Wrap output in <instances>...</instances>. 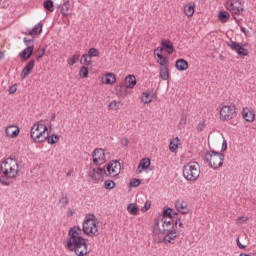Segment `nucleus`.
<instances>
[{
    "label": "nucleus",
    "instance_id": "8",
    "mask_svg": "<svg viewBox=\"0 0 256 256\" xmlns=\"http://www.w3.org/2000/svg\"><path fill=\"white\" fill-rule=\"evenodd\" d=\"M106 170L108 174H106L108 177H117L119 173H121V163L119 161H111L106 166Z\"/></svg>",
    "mask_w": 256,
    "mask_h": 256
},
{
    "label": "nucleus",
    "instance_id": "46",
    "mask_svg": "<svg viewBox=\"0 0 256 256\" xmlns=\"http://www.w3.org/2000/svg\"><path fill=\"white\" fill-rule=\"evenodd\" d=\"M149 209H151V202L150 201H146V203L144 204V207L141 209V211L143 213L149 211Z\"/></svg>",
    "mask_w": 256,
    "mask_h": 256
},
{
    "label": "nucleus",
    "instance_id": "51",
    "mask_svg": "<svg viewBox=\"0 0 256 256\" xmlns=\"http://www.w3.org/2000/svg\"><path fill=\"white\" fill-rule=\"evenodd\" d=\"M197 131L198 133H201V131H203V129H205V123L204 122H200L198 125H197Z\"/></svg>",
    "mask_w": 256,
    "mask_h": 256
},
{
    "label": "nucleus",
    "instance_id": "45",
    "mask_svg": "<svg viewBox=\"0 0 256 256\" xmlns=\"http://www.w3.org/2000/svg\"><path fill=\"white\" fill-rule=\"evenodd\" d=\"M179 146L175 143H173V141L170 142V145H169V149L171 151V153H177V148Z\"/></svg>",
    "mask_w": 256,
    "mask_h": 256
},
{
    "label": "nucleus",
    "instance_id": "35",
    "mask_svg": "<svg viewBox=\"0 0 256 256\" xmlns=\"http://www.w3.org/2000/svg\"><path fill=\"white\" fill-rule=\"evenodd\" d=\"M184 13L187 17H193V14L195 13V6L194 5L185 6Z\"/></svg>",
    "mask_w": 256,
    "mask_h": 256
},
{
    "label": "nucleus",
    "instance_id": "11",
    "mask_svg": "<svg viewBox=\"0 0 256 256\" xmlns=\"http://www.w3.org/2000/svg\"><path fill=\"white\" fill-rule=\"evenodd\" d=\"M163 229H159L160 233L165 235L167 231H172L175 228V220L173 218H161Z\"/></svg>",
    "mask_w": 256,
    "mask_h": 256
},
{
    "label": "nucleus",
    "instance_id": "49",
    "mask_svg": "<svg viewBox=\"0 0 256 256\" xmlns=\"http://www.w3.org/2000/svg\"><path fill=\"white\" fill-rule=\"evenodd\" d=\"M23 42L25 43V45H27V47L33 45V38L28 39L27 37L23 38Z\"/></svg>",
    "mask_w": 256,
    "mask_h": 256
},
{
    "label": "nucleus",
    "instance_id": "3",
    "mask_svg": "<svg viewBox=\"0 0 256 256\" xmlns=\"http://www.w3.org/2000/svg\"><path fill=\"white\" fill-rule=\"evenodd\" d=\"M205 163H208L211 169H219L223 167V161H225V154L221 152H216L212 150L211 152H207L204 156Z\"/></svg>",
    "mask_w": 256,
    "mask_h": 256
},
{
    "label": "nucleus",
    "instance_id": "43",
    "mask_svg": "<svg viewBox=\"0 0 256 256\" xmlns=\"http://www.w3.org/2000/svg\"><path fill=\"white\" fill-rule=\"evenodd\" d=\"M77 59H79V55H73L70 59H68V65L73 67L77 63Z\"/></svg>",
    "mask_w": 256,
    "mask_h": 256
},
{
    "label": "nucleus",
    "instance_id": "47",
    "mask_svg": "<svg viewBox=\"0 0 256 256\" xmlns=\"http://www.w3.org/2000/svg\"><path fill=\"white\" fill-rule=\"evenodd\" d=\"M45 55V48H41L38 50V53L36 54V59H42V57Z\"/></svg>",
    "mask_w": 256,
    "mask_h": 256
},
{
    "label": "nucleus",
    "instance_id": "22",
    "mask_svg": "<svg viewBox=\"0 0 256 256\" xmlns=\"http://www.w3.org/2000/svg\"><path fill=\"white\" fill-rule=\"evenodd\" d=\"M161 45L167 51L168 55H173V51H175V47H173V42L163 39L161 41Z\"/></svg>",
    "mask_w": 256,
    "mask_h": 256
},
{
    "label": "nucleus",
    "instance_id": "4",
    "mask_svg": "<svg viewBox=\"0 0 256 256\" xmlns=\"http://www.w3.org/2000/svg\"><path fill=\"white\" fill-rule=\"evenodd\" d=\"M201 175V166L197 162H189L183 166V177L186 181H197Z\"/></svg>",
    "mask_w": 256,
    "mask_h": 256
},
{
    "label": "nucleus",
    "instance_id": "50",
    "mask_svg": "<svg viewBox=\"0 0 256 256\" xmlns=\"http://www.w3.org/2000/svg\"><path fill=\"white\" fill-rule=\"evenodd\" d=\"M240 31H241L242 33H244V35H245L246 37H251V32H250L249 30H247V28H245V27H240Z\"/></svg>",
    "mask_w": 256,
    "mask_h": 256
},
{
    "label": "nucleus",
    "instance_id": "57",
    "mask_svg": "<svg viewBox=\"0 0 256 256\" xmlns=\"http://www.w3.org/2000/svg\"><path fill=\"white\" fill-rule=\"evenodd\" d=\"M221 151H227V140L223 141Z\"/></svg>",
    "mask_w": 256,
    "mask_h": 256
},
{
    "label": "nucleus",
    "instance_id": "37",
    "mask_svg": "<svg viewBox=\"0 0 256 256\" xmlns=\"http://www.w3.org/2000/svg\"><path fill=\"white\" fill-rule=\"evenodd\" d=\"M79 76L82 79H87V77H89V69L86 66H82L79 71Z\"/></svg>",
    "mask_w": 256,
    "mask_h": 256
},
{
    "label": "nucleus",
    "instance_id": "52",
    "mask_svg": "<svg viewBox=\"0 0 256 256\" xmlns=\"http://www.w3.org/2000/svg\"><path fill=\"white\" fill-rule=\"evenodd\" d=\"M163 53V48L158 47L154 50V55H156V57H159V55H161Z\"/></svg>",
    "mask_w": 256,
    "mask_h": 256
},
{
    "label": "nucleus",
    "instance_id": "48",
    "mask_svg": "<svg viewBox=\"0 0 256 256\" xmlns=\"http://www.w3.org/2000/svg\"><path fill=\"white\" fill-rule=\"evenodd\" d=\"M8 91L10 95H14V93H17V84H13L12 86H10Z\"/></svg>",
    "mask_w": 256,
    "mask_h": 256
},
{
    "label": "nucleus",
    "instance_id": "14",
    "mask_svg": "<svg viewBox=\"0 0 256 256\" xmlns=\"http://www.w3.org/2000/svg\"><path fill=\"white\" fill-rule=\"evenodd\" d=\"M35 67V60H30L26 66L23 68L22 72H21V79H26V77H29V75H31V71H33Z\"/></svg>",
    "mask_w": 256,
    "mask_h": 256
},
{
    "label": "nucleus",
    "instance_id": "39",
    "mask_svg": "<svg viewBox=\"0 0 256 256\" xmlns=\"http://www.w3.org/2000/svg\"><path fill=\"white\" fill-rule=\"evenodd\" d=\"M87 55L90 57V59H92V57H99V50L96 48H90Z\"/></svg>",
    "mask_w": 256,
    "mask_h": 256
},
{
    "label": "nucleus",
    "instance_id": "34",
    "mask_svg": "<svg viewBox=\"0 0 256 256\" xmlns=\"http://www.w3.org/2000/svg\"><path fill=\"white\" fill-rule=\"evenodd\" d=\"M162 219H173V209L169 207L164 208L162 213Z\"/></svg>",
    "mask_w": 256,
    "mask_h": 256
},
{
    "label": "nucleus",
    "instance_id": "32",
    "mask_svg": "<svg viewBox=\"0 0 256 256\" xmlns=\"http://www.w3.org/2000/svg\"><path fill=\"white\" fill-rule=\"evenodd\" d=\"M71 8V3L69 1H66L63 3L62 8H61V15L63 17H67V15H69V13H67V11H69V9Z\"/></svg>",
    "mask_w": 256,
    "mask_h": 256
},
{
    "label": "nucleus",
    "instance_id": "26",
    "mask_svg": "<svg viewBox=\"0 0 256 256\" xmlns=\"http://www.w3.org/2000/svg\"><path fill=\"white\" fill-rule=\"evenodd\" d=\"M148 167H151V159L143 158L138 165V169L141 168L143 171H145V169Z\"/></svg>",
    "mask_w": 256,
    "mask_h": 256
},
{
    "label": "nucleus",
    "instance_id": "18",
    "mask_svg": "<svg viewBox=\"0 0 256 256\" xmlns=\"http://www.w3.org/2000/svg\"><path fill=\"white\" fill-rule=\"evenodd\" d=\"M242 117L248 123H253L255 121V112H253V110H250L249 108H245L242 111Z\"/></svg>",
    "mask_w": 256,
    "mask_h": 256
},
{
    "label": "nucleus",
    "instance_id": "31",
    "mask_svg": "<svg viewBox=\"0 0 256 256\" xmlns=\"http://www.w3.org/2000/svg\"><path fill=\"white\" fill-rule=\"evenodd\" d=\"M160 77L163 81H167L169 79V67L164 66L160 68Z\"/></svg>",
    "mask_w": 256,
    "mask_h": 256
},
{
    "label": "nucleus",
    "instance_id": "44",
    "mask_svg": "<svg viewBox=\"0 0 256 256\" xmlns=\"http://www.w3.org/2000/svg\"><path fill=\"white\" fill-rule=\"evenodd\" d=\"M141 185V180L134 178L130 181V187H139Z\"/></svg>",
    "mask_w": 256,
    "mask_h": 256
},
{
    "label": "nucleus",
    "instance_id": "62",
    "mask_svg": "<svg viewBox=\"0 0 256 256\" xmlns=\"http://www.w3.org/2000/svg\"><path fill=\"white\" fill-rule=\"evenodd\" d=\"M2 59H5V52L0 51V61H2Z\"/></svg>",
    "mask_w": 256,
    "mask_h": 256
},
{
    "label": "nucleus",
    "instance_id": "13",
    "mask_svg": "<svg viewBox=\"0 0 256 256\" xmlns=\"http://www.w3.org/2000/svg\"><path fill=\"white\" fill-rule=\"evenodd\" d=\"M103 173L107 175L105 168L97 167L92 169V172L90 173V177L94 179V181H103Z\"/></svg>",
    "mask_w": 256,
    "mask_h": 256
},
{
    "label": "nucleus",
    "instance_id": "19",
    "mask_svg": "<svg viewBox=\"0 0 256 256\" xmlns=\"http://www.w3.org/2000/svg\"><path fill=\"white\" fill-rule=\"evenodd\" d=\"M176 237H177V230L166 231L165 237L163 238L162 243H164L165 245H168V243H171V241H173V239H176Z\"/></svg>",
    "mask_w": 256,
    "mask_h": 256
},
{
    "label": "nucleus",
    "instance_id": "16",
    "mask_svg": "<svg viewBox=\"0 0 256 256\" xmlns=\"http://www.w3.org/2000/svg\"><path fill=\"white\" fill-rule=\"evenodd\" d=\"M175 209L179 213H182V215H187V213H189V208H187V202L183 200H177L175 202Z\"/></svg>",
    "mask_w": 256,
    "mask_h": 256
},
{
    "label": "nucleus",
    "instance_id": "54",
    "mask_svg": "<svg viewBox=\"0 0 256 256\" xmlns=\"http://www.w3.org/2000/svg\"><path fill=\"white\" fill-rule=\"evenodd\" d=\"M174 225H175V227H177V225L179 227H183V223L181 222V219H179V218L174 220Z\"/></svg>",
    "mask_w": 256,
    "mask_h": 256
},
{
    "label": "nucleus",
    "instance_id": "21",
    "mask_svg": "<svg viewBox=\"0 0 256 256\" xmlns=\"http://www.w3.org/2000/svg\"><path fill=\"white\" fill-rule=\"evenodd\" d=\"M5 134L6 137H11L12 139H14V137H17V135H19V128L16 126H8L5 129Z\"/></svg>",
    "mask_w": 256,
    "mask_h": 256
},
{
    "label": "nucleus",
    "instance_id": "12",
    "mask_svg": "<svg viewBox=\"0 0 256 256\" xmlns=\"http://www.w3.org/2000/svg\"><path fill=\"white\" fill-rule=\"evenodd\" d=\"M228 9L233 15H241V11H244L239 0H231Z\"/></svg>",
    "mask_w": 256,
    "mask_h": 256
},
{
    "label": "nucleus",
    "instance_id": "30",
    "mask_svg": "<svg viewBox=\"0 0 256 256\" xmlns=\"http://www.w3.org/2000/svg\"><path fill=\"white\" fill-rule=\"evenodd\" d=\"M81 65H86V67H89L90 65H93V60H91V57H89L87 54H83L80 59Z\"/></svg>",
    "mask_w": 256,
    "mask_h": 256
},
{
    "label": "nucleus",
    "instance_id": "24",
    "mask_svg": "<svg viewBox=\"0 0 256 256\" xmlns=\"http://www.w3.org/2000/svg\"><path fill=\"white\" fill-rule=\"evenodd\" d=\"M42 32H43V23L40 22V23L36 24L32 28V30H30L28 32V35H31V36H33V35H41Z\"/></svg>",
    "mask_w": 256,
    "mask_h": 256
},
{
    "label": "nucleus",
    "instance_id": "6",
    "mask_svg": "<svg viewBox=\"0 0 256 256\" xmlns=\"http://www.w3.org/2000/svg\"><path fill=\"white\" fill-rule=\"evenodd\" d=\"M47 131V126L45 124L35 123L31 127L30 137L35 141V143H43L45 132Z\"/></svg>",
    "mask_w": 256,
    "mask_h": 256
},
{
    "label": "nucleus",
    "instance_id": "15",
    "mask_svg": "<svg viewBox=\"0 0 256 256\" xmlns=\"http://www.w3.org/2000/svg\"><path fill=\"white\" fill-rule=\"evenodd\" d=\"M33 51H35V46L31 44L27 46L22 52L19 53V57L23 59V61H27V59H31V55H33Z\"/></svg>",
    "mask_w": 256,
    "mask_h": 256
},
{
    "label": "nucleus",
    "instance_id": "36",
    "mask_svg": "<svg viewBox=\"0 0 256 256\" xmlns=\"http://www.w3.org/2000/svg\"><path fill=\"white\" fill-rule=\"evenodd\" d=\"M123 104L121 103V101H117V100H113L112 102H110L109 104V109H112L114 111H117V109H121V106Z\"/></svg>",
    "mask_w": 256,
    "mask_h": 256
},
{
    "label": "nucleus",
    "instance_id": "53",
    "mask_svg": "<svg viewBox=\"0 0 256 256\" xmlns=\"http://www.w3.org/2000/svg\"><path fill=\"white\" fill-rule=\"evenodd\" d=\"M247 219H248V218L245 217V216L238 217L237 223H239V224L241 225V224L245 223V222L247 221Z\"/></svg>",
    "mask_w": 256,
    "mask_h": 256
},
{
    "label": "nucleus",
    "instance_id": "20",
    "mask_svg": "<svg viewBox=\"0 0 256 256\" xmlns=\"http://www.w3.org/2000/svg\"><path fill=\"white\" fill-rule=\"evenodd\" d=\"M175 67L178 71H187V69H189V62L183 58H180L176 60Z\"/></svg>",
    "mask_w": 256,
    "mask_h": 256
},
{
    "label": "nucleus",
    "instance_id": "9",
    "mask_svg": "<svg viewBox=\"0 0 256 256\" xmlns=\"http://www.w3.org/2000/svg\"><path fill=\"white\" fill-rule=\"evenodd\" d=\"M227 45L232 49V51H236L239 57H247V55H249V50L241 46V43H237L231 40L230 42L227 43Z\"/></svg>",
    "mask_w": 256,
    "mask_h": 256
},
{
    "label": "nucleus",
    "instance_id": "55",
    "mask_svg": "<svg viewBox=\"0 0 256 256\" xmlns=\"http://www.w3.org/2000/svg\"><path fill=\"white\" fill-rule=\"evenodd\" d=\"M236 243H237V247H239V249H246L247 246L241 244V241H239V238L236 239Z\"/></svg>",
    "mask_w": 256,
    "mask_h": 256
},
{
    "label": "nucleus",
    "instance_id": "27",
    "mask_svg": "<svg viewBox=\"0 0 256 256\" xmlns=\"http://www.w3.org/2000/svg\"><path fill=\"white\" fill-rule=\"evenodd\" d=\"M43 7L46 11H49V13H53L55 11L54 7V2L53 0H46L43 2Z\"/></svg>",
    "mask_w": 256,
    "mask_h": 256
},
{
    "label": "nucleus",
    "instance_id": "58",
    "mask_svg": "<svg viewBox=\"0 0 256 256\" xmlns=\"http://www.w3.org/2000/svg\"><path fill=\"white\" fill-rule=\"evenodd\" d=\"M154 229H159V219L154 220Z\"/></svg>",
    "mask_w": 256,
    "mask_h": 256
},
{
    "label": "nucleus",
    "instance_id": "61",
    "mask_svg": "<svg viewBox=\"0 0 256 256\" xmlns=\"http://www.w3.org/2000/svg\"><path fill=\"white\" fill-rule=\"evenodd\" d=\"M239 256H256V254H253V253H249V254L241 253Z\"/></svg>",
    "mask_w": 256,
    "mask_h": 256
},
{
    "label": "nucleus",
    "instance_id": "60",
    "mask_svg": "<svg viewBox=\"0 0 256 256\" xmlns=\"http://www.w3.org/2000/svg\"><path fill=\"white\" fill-rule=\"evenodd\" d=\"M73 210L69 209V211L67 212V217H73Z\"/></svg>",
    "mask_w": 256,
    "mask_h": 256
},
{
    "label": "nucleus",
    "instance_id": "42",
    "mask_svg": "<svg viewBox=\"0 0 256 256\" xmlns=\"http://www.w3.org/2000/svg\"><path fill=\"white\" fill-rule=\"evenodd\" d=\"M185 125H187V117L182 116L178 124V129H184Z\"/></svg>",
    "mask_w": 256,
    "mask_h": 256
},
{
    "label": "nucleus",
    "instance_id": "59",
    "mask_svg": "<svg viewBox=\"0 0 256 256\" xmlns=\"http://www.w3.org/2000/svg\"><path fill=\"white\" fill-rule=\"evenodd\" d=\"M70 229H73V231H75L76 233H79V231H81V228H79V226H75Z\"/></svg>",
    "mask_w": 256,
    "mask_h": 256
},
{
    "label": "nucleus",
    "instance_id": "63",
    "mask_svg": "<svg viewBox=\"0 0 256 256\" xmlns=\"http://www.w3.org/2000/svg\"><path fill=\"white\" fill-rule=\"evenodd\" d=\"M176 215H177V212H173V210H172V219L175 220Z\"/></svg>",
    "mask_w": 256,
    "mask_h": 256
},
{
    "label": "nucleus",
    "instance_id": "5",
    "mask_svg": "<svg viewBox=\"0 0 256 256\" xmlns=\"http://www.w3.org/2000/svg\"><path fill=\"white\" fill-rule=\"evenodd\" d=\"M83 233L88 235V237H98L99 229L97 228V223L95 222V215L86 217L83 223Z\"/></svg>",
    "mask_w": 256,
    "mask_h": 256
},
{
    "label": "nucleus",
    "instance_id": "41",
    "mask_svg": "<svg viewBox=\"0 0 256 256\" xmlns=\"http://www.w3.org/2000/svg\"><path fill=\"white\" fill-rule=\"evenodd\" d=\"M158 63L159 65H161L162 67L167 65V63H169V61H167V58H165V56H163L162 54H158Z\"/></svg>",
    "mask_w": 256,
    "mask_h": 256
},
{
    "label": "nucleus",
    "instance_id": "33",
    "mask_svg": "<svg viewBox=\"0 0 256 256\" xmlns=\"http://www.w3.org/2000/svg\"><path fill=\"white\" fill-rule=\"evenodd\" d=\"M127 211L130 213V215H137V213H139V207H137L134 203H130L127 206Z\"/></svg>",
    "mask_w": 256,
    "mask_h": 256
},
{
    "label": "nucleus",
    "instance_id": "23",
    "mask_svg": "<svg viewBox=\"0 0 256 256\" xmlns=\"http://www.w3.org/2000/svg\"><path fill=\"white\" fill-rule=\"evenodd\" d=\"M125 85L127 89H133V87L137 85V78H135V75H128L125 78Z\"/></svg>",
    "mask_w": 256,
    "mask_h": 256
},
{
    "label": "nucleus",
    "instance_id": "64",
    "mask_svg": "<svg viewBox=\"0 0 256 256\" xmlns=\"http://www.w3.org/2000/svg\"><path fill=\"white\" fill-rule=\"evenodd\" d=\"M71 173H72V171L70 170V171L67 173V177H70V176H71Z\"/></svg>",
    "mask_w": 256,
    "mask_h": 256
},
{
    "label": "nucleus",
    "instance_id": "38",
    "mask_svg": "<svg viewBox=\"0 0 256 256\" xmlns=\"http://www.w3.org/2000/svg\"><path fill=\"white\" fill-rule=\"evenodd\" d=\"M59 203H61L62 207H67V205H69V198H67V194H62L59 199Z\"/></svg>",
    "mask_w": 256,
    "mask_h": 256
},
{
    "label": "nucleus",
    "instance_id": "29",
    "mask_svg": "<svg viewBox=\"0 0 256 256\" xmlns=\"http://www.w3.org/2000/svg\"><path fill=\"white\" fill-rule=\"evenodd\" d=\"M141 101H143L145 105H149V103L153 101V95L151 94V92H143Z\"/></svg>",
    "mask_w": 256,
    "mask_h": 256
},
{
    "label": "nucleus",
    "instance_id": "17",
    "mask_svg": "<svg viewBox=\"0 0 256 256\" xmlns=\"http://www.w3.org/2000/svg\"><path fill=\"white\" fill-rule=\"evenodd\" d=\"M43 138V142L47 141L49 145H55V143L59 141V136L57 134H52L51 136L49 135V128H47V131L44 132Z\"/></svg>",
    "mask_w": 256,
    "mask_h": 256
},
{
    "label": "nucleus",
    "instance_id": "1",
    "mask_svg": "<svg viewBox=\"0 0 256 256\" xmlns=\"http://www.w3.org/2000/svg\"><path fill=\"white\" fill-rule=\"evenodd\" d=\"M65 249L74 252L77 256H85L89 254L87 241L79 234V232H76L73 229H69L68 231V239L65 244Z\"/></svg>",
    "mask_w": 256,
    "mask_h": 256
},
{
    "label": "nucleus",
    "instance_id": "56",
    "mask_svg": "<svg viewBox=\"0 0 256 256\" xmlns=\"http://www.w3.org/2000/svg\"><path fill=\"white\" fill-rule=\"evenodd\" d=\"M121 145H123L124 147H127V145H129V140L127 138L122 139Z\"/></svg>",
    "mask_w": 256,
    "mask_h": 256
},
{
    "label": "nucleus",
    "instance_id": "40",
    "mask_svg": "<svg viewBox=\"0 0 256 256\" xmlns=\"http://www.w3.org/2000/svg\"><path fill=\"white\" fill-rule=\"evenodd\" d=\"M104 187L105 189H109V190L115 189V182L113 180H106L104 182Z\"/></svg>",
    "mask_w": 256,
    "mask_h": 256
},
{
    "label": "nucleus",
    "instance_id": "7",
    "mask_svg": "<svg viewBox=\"0 0 256 256\" xmlns=\"http://www.w3.org/2000/svg\"><path fill=\"white\" fill-rule=\"evenodd\" d=\"M235 115V106H223L220 110V119L222 121H231Z\"/></svg>",
    "mask_w": 256,
    "mask_h": 256
},
{
    "label": "nucleus",
    "instance_id": "2",
    "mask_svg": "<svg viewBox=\"0 0 256 256\" xmlns=\"http://www.w3.org/2000/svg\"><path fill=\"white\" fill-rule=\"evenodd\" d=\"M19 176V164L17 160L8 158L0 164V183L1 185L9 186L13 183V179Z\"/></svg>",
    "mask_w": 256,
    "mask_h": 256
},
{
    "label": "nucleus",
    "instance_id": "25",
    "mask_svg": "<svg viewBox=\"0 0 256 256\" xmlns=\"http://www.w3.org/2000/svg\"><path fill=\"white\" fill-rule=\"evenodd\" d=\"M115 81H117V78L113 73H107L103 78V83H105V85H113Z\"/></svg>",
    "mask_w": 256,
    "mask_h": 256
},
{
    "label": "nucleus",
    "instance_id": "28",
    "mask_svg": "<svg viewBox=\"0 0 256 256\" xmlns=\"http://www.w3.org/2000/svg\"><path fill=\"white\" fill-rule=\"evenodd\" d=\"M230 17L231 15L227 11H220L218 14V19L221 21V23H227Z\"/></svg>",
    "mask_w": 256,
    "mask_h": 256
},
{
    "label": "nucleus",
    "instance_id": "10",
    "mask_svg": "<svg viewBox=\"0 0 256 256\" xmlns=\"http://www.w3.org/2000/svg\"><path fill=\"white\" fill-rule=\"evenodd\" d=\"M94 165H103L105 163V150L103 148H96L92 152Z\"/></svg>",
    "mask_w": 256,
    "mask_h": 256
}]
</instances>
